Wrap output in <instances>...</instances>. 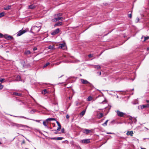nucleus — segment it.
<instances>
[{"label": "nucleus", "mask_w": 149, "mask_h": 149, "mask_svg": "<svg viewBox=\"0 0 149 149\" xmlns=\"http://www.w3.org/2000/svg\"><path fill=\"white\" fill-rule=\"evenodd\" d=\"M56 119L55 118H49L47 119L45 121L43 122V124L44 126L47 127H48L47 125L48 124V122L49 121H50L52 120H56Z\"/></svg>", "instance_id": "nucleus-1"}, {"label": "nucleus", "mask_w": 149, "mask_h": 149, "mask_svg": "<svg viewBox=\"0 0 149 149\" xmlns=\"http://www.w3.org/2000/svg\"><path fill=\"white\" fill-rule=\"evenodd\" d=\"M41 27L39 26L37 27V26H34L32 27L31 30L34 33H37L39 31Z\"/></svg>", "instance_id": "nucleus-2"}, {"label": "nucleus", "mask_w": 149, "mask_h": 149, "mask_svg": "<svg viewBox=\"0 0 149 149\" xmlns=\"http://www.w3.org/2000/svg\"><path fill=\"white\" fill-rule=\"evenodd\" d=\"M11 125L13 126H15L17 127H23L24 125L21 124H19L16 123H12Z\"/></svg>", "instance_id": "nucleus-3"}, {"label": "nucleus", "mask_w": 149, "mask_h": 149, "mask_svg": "<svg viewBox=\"0 0 149 149\" xmlns=\"http://www.w3.org/2000/svg\"><path fill=\"white\" fill-rule=\"evenodd\" d=\"M116 113H117V115L120 117H123L124 115H125V113L120 111L119 110H117L116 111Z\"/></svg>", "instance_id": "nucleus-4"}, {"label": "nucleus", "mask_w": 149, "mask_h": 149, "mask_svg": "<svg viewBox=\"0 0 149 149\" xmlns=\"http://www.w3.org/2000/svg\"><path fill=\"white\" fill-rule=\"evenodd\" d=\"M26 32V30H21L19 31L18 33L17 34V36H19L25 33Z\"/></svg>", "instance_id": "nucleus-5"}, {"label": "nucleus", "mask_w": 149, "mask_h": 149, "mask_svg": "<svg viewBox=\"0 0 149 149\" xmlns=\"http://www.w3.org/2000/svg\"><path fill=\"white\" fill-rule=\"evenodd\" d=\"M60 31V30L59 29V28H57L52 33V35H54L57 34H58L59 33Z\"/></svg>", "instance_id": "nucleus-6"}, {"label": "nucleus", "mask_w": 149, "mask_h": 149, "mask_svg": "<svg viewBox=\"0 0 149 149\" xmlns=\"http://www.w3.org/2000/svg\"><path fill=\"white\" fill-rule=\"evenodd\" d=\"M63 18L62 17H58L57 18H56L55 19H53L52 20L53 22H56L59 20H61L62 21L63 20Z\"/></svg>", "instance_id": "nucleus-7"}, {"label": "nucleus", "mask_w": 149, "mask_h": 149, "mask_svg": "<svg viewBox=\"0 0 149 149\" xmlns=\"http://www.w3.org/2000/svg\"><path fill=\"white\" fill-rule=\"evenodd\" d=\"M81 80L82 83L83 84H90V83L86 80H85L84 79H81Z\"/></svg>", "instance_id": "nucleus-8"}, {"label": "nucleus", "mask_w": 149, "mask_h": 149, "mask_svg": "<svg viewBox=\"0 0 149 149\" xmlns=\"http://www.w3.org/2000/svg\"><path fill=\"white\" fill-rule=\"evenodd\" d=\"M81 142L82 143L87 144L90 142V141L89 139H86L82 140Z\"/></svg>", "instance_id": "nucleus-9"}, {"label": "nucleus", "mask_w": 149, "mask_h": 149, "mask_svg": "<svg viewBox=\"0 0 149 149\" xmlns=\"http://www.w3.org/2000/svg\"><path fill=\"white\" fill-rule=\"evenodd\" d=\"M52 140H62L63 138V137H53V138H50Z\"/></svg>", "instance_id": "nucleus-10"}, {"label": "nucleus", "mask_w": 149, "mask_h": 149, "mask_svg": "<svg viewBox=\"0 0 149 149\" xmlns=\"http://www.w3.org/2000/svg\"><path fill=\"white\" fill-rule=\"evenodd\" d=\"M148 107H149V104H147L146 105H143L141 106V109H142Z\"/></svg>", "instance_id": "nucleus-11"}, {"label": "nucleus", "mask_w": 149, "mask_h": 149, "mask_svg": "<svg viewBox=\"0 0 149 149\" xmlns=\"http://www.w3.org/2000/svg\"><path fill=\"white\" fill-rule=\"evenodd\" d=\"M56 123L58 126L56 130L58 131L61 128V126L60 123L58 121H56Z\"/></svg>", "instance_id": "nucleus-12"}, {"label": "nucleus", "mask_w": 149, "mask_h": 149, "mask_svg": "<svg viewBox=\"0 0 149 149\" xmlns=\"http://www.w3.org/2000/svg\"><path fill=\"white\" fill-rule=\"evenodd\" d=\"M133 134H134V133L133 132V131H128L126 133V134L127 135H128V136L130 135L131 136H132Z\"/></svg>", "instance_id": "nucleus-13"}, {"label": "nucleus", "mask_w": 149, "mask_h": 149, "mask_svg": "<svg viewBox=\"0 0 149 149\" xmlns=\"http://www.w3.org/2000/svg\"><path fill=\"white\" fill-rule=\"evenodd\" d=\"M13 95H15L19 96H21L22 95V94L21 93H18L17 92H14L13 93Z\"/></svg>", "instance_id": "nucleus-14"}, {"label": "nucleus", "mask_w": 149, "mask_h": 149, "mask_svg": "<svg viewBox=\"0 0 149 149\" xmlns=\"http://www.w3.org/2000/svg\"><path fill=\"white\" fill-rule=\"evenodd\" d=\"M62 15V14L61 13H59L55 14L54 15V17H60V16Z\"/></svg>", "instance_id": "nucleus-15"}, {"label": "nucleus", "mask_w": 149, "mask_h": 149, "mask_svg": "<svg viewBox=\"0 0 149 149\" xmlns=\"http://www.w3.org/2000/svg\"><path fill=\"white\" fill-rule=\"evenodd\" d=\"M65 43L63 44H60L59 45V47L61 48H62L65 46Z\"/></svg>", "instance_id": "nucleus-16"}, {"label": "nucleus", "mask_w": 149, "mask_h": 149, "mask_svg": "<svg viewBox=\"0 0 149 149\" xmlns=\"http://www.w3.org/2000/svg\"><path fill=\"white\" fill-rule=\"evenodd\" d=\"M62 23L61 22H58L57 23L54 25V26H59L62 25Z\"/></svg>", "instance_id": "nucleus-17"}, {"label": "nucleus", "mask_w": 149, "mask_h": 149, "mask_svg": "<svg viewBox=\"0 0 149 149\" xmlns=\"http://www.w3.org/2000/svg\"><path fill=\"white\" fill-rule=\"evenodd\" d=\"M86 109L82 111L80 113V115L81 116H83L85 114Z\"/></svg>", "instance_id": "nucleus-18"}, {"label": "nucleus", "mask_w": 149, "mask_h": 149, "mask_svg": "<svg viewBox=\"0 0 149 149\" xmlns=\"http://www.w3.org/2000/svg\"><path fill=\"white\" fill-rule=\"evenodd\" d=\"M21 77L19 76H17L16 77V78L14 81H18L21 80Z\"/></svg>", "instance_id": "nucleus-19"}, {"label": "nucleus", "mask_w": 149, "mask_h": 149, "mask_svg": "<svg viewBox=\"0 0 149 149\" xmlns=\"http://www.w3.org/2000/svg\"><path fill=\"white\" fill-rule=\"evenodd\" d=\"M84 133L86 134H88V133H90V132H91V130H88V129H85L84 130Z\"/></svg>", "instance_id": "nucleus-20"}, {"label": "nucleus", "mask_w": 149, "mask_h": 149, "mask_svg": "<svg viewBox=\"0 0 149 149\" xmlns=\"http://www.w3.org/2000/svg\"><path fill=\"white\" fill-rule=\"evenodd\" d=\"M48 48L49 49L53 50L55 49L54 45H50L48 47Z\"/></svg>", "instance_id": "nucleus-21"}, {"label": "nucleus", "mask_w": 149, "mask_h": 149, "mask_svg": "<svg viewBox=\"0 0 149 149\" xmlns=\"http://www.w3.org/2000/svg\"><path fill=\"white\" fill-rule=\"evenodd\" d=\"M35 8V6L33 5H31L29 6V8L31 9H33Z\"/></svg>", "instance_id": "nucleus-22"}, {"label": "nucleus", "mask_w": 149, "mask_h": 149, "mask_svg": "<svg viewBox=\"0 0 149 149\" xmlns=\"http://www.w3.org/2000/svg\"><path fill=\"white\" fill-rule=\"evenodd\" d=\"M11 6L10 5H8L7 6H6L5 7H4L3 9L5 10H8L10 9Z\"/></svg>", "instance_id": "nucleus-23"}, {"label": "nucleus", "mask_w": 149, "mask_h": 149, "mask_svg": "<svg viewBox=\"0 0 149 149\" xmlns=\"http://www.w3.org/2000/svg\"><path fill=\"white\" fill-rule=\"evenodd\" d=\"M31 52L29 51L28 50L25 51L24 52V54L26 55H28L31 54Z\"/></svg>", "instance_id": "nucleus-24"}, {"label": "nucleus", "mask_w": 149, "mask_h": 149, "mask_svg": "<svg viewBox=\"0 0 149 149\" xmlns=\"http://www.w3.org/2000/svg\"><path fill=\"white\" fill-rule=\"evenodd\" d=\"M42 93L43 94H45L47 93V91L46 89H45L42 91Z\"/></svg>", "instance_id": "nucleus-25"}, {"label": "nucleus", "mask_w": 149, "mask_h": 149, "mask_svg": "<svg viewBox=\"0 0 149 149\" xmlns=\"http://www.w3.org/2000/svg\"><path fill=\"white\" fill-rule=\"evenodd\" d=\"M93 97L91 96H89L87 99V100L88 101H90L92 100Z\"/></svg>", "instance_id": "nucleus-26"}, {"label": "nucleus", "mask_w": 149, "mask_h": 149, "mask_svg": "<svg viewBox=\"0 0 149 149\" xmlns=\"http://www.w3.org/2000/svg\"><path fill=\"white\" fill-rule=\"evenodd\" d=\"M108 120H107L104 123L102 124V125L104 126H106L107 125V123L108 122Z\"/></svg>", "instance_id": "nucleus-27"}, {"label": "nucleus", "mask_w": 149, "mask_h": 149, "mask_svg": "<svg viewBox=\"0 0 149 149\" xmlns=\"http://www.w3.org/2000/svg\"><path fill=\"white\" fill-rule=\"evenodd\" d=\"M13 39V36L8 35V40H10Z\"/></svg>", "instance_id": "nucleus-28"}, {"label": "nucleus", "mask_w": 149, "mask_h": 149, "mask_svg": "<svg viewBox=\"0 0 149 149\" xmlns=\"http://www.w3.org/2000/svg\"><path fill=\"white\" fill-rule=\"evenodd\" d=\"M5 15V13L4 12L0 13V18L4 16Z\"/></svg>", "instance_id": "nucleus-29"}, {"label": "nucleus", "mask_w": 149, "mask_h": 149, "mask_svg": "<svg viewBox=\"0 0 149 149\" xmlns=\"http://www.w3.org/2000/svg\"><path fill=\"white\" fill-rule=\"evenodd\" d=\"M132 11H129V12H128L129 13V12H131V13H130V14H128V17L129 18H132Z\"/></svg>", "instance_id": "nucleus-30"}, {"label": "nucleus", "mask_w": 149, "mask_h": 149, "mask_svg": "<svg viewBox=\"0 0 149 149\" xmlns=\"http://www.w3.org/2000/svg\"><path fill=\"white\" fill-rule=\"evenodd\" d=\"M95 68H96L97 69H99L101 68L100 66L99 65H96L95 66Z\"/></svg>", "instance_id": "nucleus-31"}, {"label": "nucleus", "mask_w": 149, "mask_h": 149, "mask_svg": "<svg viewBox=\"0 0 149 149\" xmlns=\"http://www.w3.org/2000/svg\"><path fill=\"white\" fill-rule=\"evenodd\" d=\"M49 64H50V63H49L48 62V63H47L43 67V68H45L47 66H48Z\"/></svg>", "instance_id": "nucleus-32"}, {"label": "nucleus", "mask_w": 149, "mask_h": 149, "mask_svg": "<svg viewBox=\"0 0 149 149\" xmlns=\"http://www.w3.org/2000/svg\"><path fill=\"white\" fill-rule=\"evenodd\" d=\"M103 116V114L102 113H99V118H100L102 117Z\"/></svg>", "instance_id": "nucleus-33"}, {"label": "nucleus", "mask_w": 149, "mask_h": 149, "mask_svg": "<svg viewBox=\"0 0 149 149\" xmlns=\"http://www.w3.org/2000/svg\"><path fill=\"white\" fill-rule=\"evenodd\" d=\"M8 36V35L7 34H5V35H4L3 38L7 40Z\"/></svg>", "instance_id": "nucleus-34"}, {"label": "nucleus", "mask_w": 149, "mask_h": 149, "mask_svg": "<svg viewBox=\"0 0 149 149\" xmlns=\"http://www.w3.org/2000/svg\"><path fill=\"white\" fill-rule=\"evenodd\" d=\"M149 39V37H146L144 38V40L143 41H145L146 40Z\"/></svg>", "instance_id": "nucleus-35"}, {"label": "nucleus", "mask_w": 149, "mask_h": 149, "mask_svg": "<svg viewBox=\"0 0 149 149\" xmlns=\"http://www.w3.org/2000/svg\"><path fill=\"white\" fill-rule=\"evenodd\" d=\"M3 87V85L1 84V83H0V90L2 89Z\"/></svg>", "instance_id": "nucleus-36"}, {"label": "nucleus", "mask_w": 149, "mask_h": 149, "mask_svg": "<svg viewBox=\"0 0 149 149\" xmlns=\"http://www.w3.org/2000/svg\"><path fill=\"white\" fill-rule=\"evenodd\" d=\"M3 36H4V35H3L2 33H0V38H3Z\"/></svg>", "instance_id": "nucleus-37"}, {"label": "nucleus", "mask_w": 149, "mask_h": 149, "mask_svg": "<svg viewBox=\"0 0 149 149\" xmlns=\"http://www.w3.org/2000/svg\"><path fill=\"white\" fill-rule=\"evenodd\" d=\"M5 79H0V82H1V83L3 82V81Z\"/></svg>", "instance_id": "nucleus-38"}, {"label": "nucleus", "mask_w": 149, "mask_h": 149, "mask_svg": "<svg viewBox=\"0 0 149 149\" xmlns=\"http://www.w3.org/2000/svg\"><path fill=\"white\" fill-rule=\"evenodd\" d=\"M79 102H78L76 101L75 102V104L76 106H78L79 105Z\"/></svg>", "instance_id": "nucleus-39"}, {"label": "nucleus", "mask_w": 149, "mask_h": 149, "mask_svg": "<svg viewBox=\"0 0 149 149\" xmlns=\"http://www.w3.org/2000/svg\"><path fill=\"white\" fill-rule=\"evenodd\" d=\"M88 57L89 58H91L93 57V56L91 54H90L88 55Z\"/></svg>", "instance_id": "nucleus-40"}, {"label": "nucleus", "mask_w": 149, "mask_h": 149, "mask_svg": "<svg viewBox=\"0 0 149 149\" xmlns=\"http://www.w3.org/2000/svg\"><path fill=\"white\" fill-rule=\"evenodd\" d=\"M37 49V48L36 47H34L33 48V50L34 51L36 50Z\"/></svg>", "instance_id": "nucleus-41"}, {"label": "nucleus", "mask_w": 149, "mask_h": 149, "mask_svg": "<svg viewBox=\"0 0 149 149\" xmlns=\"http://www.w3.org/2000/svg\"><path fill=\"white\" fill-rule=\"evenodd\" d=\"M61 132H62V133H64V128H63L62 130H61Z\"/></svg>", "instance_id": "nucleus-42"}, {"label": "nucleus", "mask_w": 149, "mask_h": 149, "mask_svg": "<svg viewBox=\"0 0 149 149\" xmlns=\"http://www.w3.org/2000/svg\"><path fill=\"white\" fill-rule=\"evenodd\" d=\"M66 118L68 119L69 118V116L68 115H67L66 116Z\"/></svg>", "instance_id": "nucleus-43"}, {"label": "nucleus", "mask_w": 149, "mask_h": 149, "mask_svg": "<svg viewBox=\"0 0 149 149\" xmlns=\"http://www.w3.org/2000/svg\"><path fill=\"white\" fill-rule=\"evenodd\" d=\"M52 125L53 127H54L55 126V124L54 123H52Z\"/></svg>", "instance_id": "nucleus-44"}, {"label": "nucleus", "mask_w": 149, "mask_h": 149, "mask_svg": "<svg viewBox=\"0 0 149 149\" xmlns=\"http://www.w3.org/2000/svg\"><path fill=\"white\" fill-rule=\"evenodd\" d=\"M25 143V141L24 140L23 141L22 143V144H24Z\"/></svg>", "instance_id": "nucleus-45"}, {"label": "nucleus", "mask_w": 149, "mask_h": 149, "mask_svg": "<svg viewBox=\"0 0 149 149\" xmlns=\"http://www.w3.org/2000/svg\"><path fill=\"white\" fill-rule=\"evenodd\" d=\"M99 75H101V72H99Z\"/></svg>", "instance_id": "nucleus-46"}, {"label": "nucleus", "mask_w": 149, "mask_h": 149, "mask_svg": "<svg viewBox=\"0 0 149 149\" xmlns=\"http://www.w3.org/2000/svg\"><path fill=\"white\" fill-rule=\"evenodd\" d=\"M146 102L147 103H148V102H149V100H146Z\"/></svg>", "instance_id": "nucleus-47"}, {"label": "nucleus", "mask_w": 149, "mask_h": 149, "mask_svg": "<svg viewBox=\"0 0 149 149\" xmlns=\"http://www.w3.org/2000/svg\"><path fill=\"white\" fill-rule=\"evenodd\" d=\"M19 117L20 118H25L24 117H23V116H19Z\"/></svg>", "instance_id": "nucleus-48"}, {"label": "nucleus", "mask_w": 149, "mask_h": 149, "mask_svg": "<svg viewBox=\"0 0 149 149\" xmlns=\"http://www.w3.org/2000/svg\"><path fill=\"white\" fill-rule=\"evenodd\" d=\"M141 149H146L145 148H141Z\"/></svg>", "instance_id": "nucleus-49"}, {"label": "nucleus", "mask_w": 149, "mask_h": 149, "mask_svg": "<svg viewBox=\"0 0 149 149\" xmlns=\"http://www.w3.org/2000/svg\"><path fill=\"white\" fill-rule=\"evenodd\" d=\"M54 134H57V132H55L54 133Z\"/></svg>", "instance_id": "nucleus-50"}, {"label": "nucleus", "mask_w": 149, "mask_h": 149, "mask_svg": "<svg viewBox=\"0 0 149 149\" xmlns=\"http://www.w3.org/2000/svg\"><path fill=\"white\" fill-rule=\"evenodd\" d=\"M107 134H111V133L109 132V133H107Z\"/></svg>", "instance_id": "nucleus-51"}, {"label": "nucleus", "mask_w": 149, "mask_h": 149, "mask_svg": "<svg viewBox=\"0 0 149 149\" xmlns=\"http://www.w3.org/2000/svg\"><path fill=\"white\" fill-rule=\"evenodd\" d=\"M139 18H137L138 21H139Z\"/></svg>", "instance_id": "nucleus-52"}, {"label": "nucleus", "mask_w": 149, "mask_h": 149, "mask_svg": "<svg viewBox=\"0 0 149 149\" xmlns=\"http://www.w3.org/2000/svg\"><path fill=\"white\" fill-rule=\"evenodd\" d=\"M149 48H147V49L148 50H149Z\"/></svg>", "instance_id": "nucleus-53"}, {"label": "nucleus", "mask_w": 149, "mask_h": 149, "mask_svg": "<svg viewBox=\"0 0 149 149\" xmlns=\"http://www.w3.org/2000/svg\"><path fill=\"white\" fill-rule=\"evenodd\" d=\"M25 149H29L28 148H25Z\"/></svg>", "instance_id": "nucleus-54"}, {"label": "nucleus", "mask_w": 149, "mask_h": 149, "mask_svg": "<svg viewBox=\"0 0 149 149\" xmlns=\"http://www.w3.org/2000/svg\"><path fill=\"white\" fill-rule=\"evenodd\" d=\"M0 144H1V143L0 142Z\"/></svg>", "instance_id": "nucleus-55"}, {"label": "nucleus", "mask_w": 149, "mask_h": 149, "mask_svg": "<svg viewBox=\"0 0 149 149\" xmlns=\"http://www.w3.org/2000/svg\"><path fill=\"white\" fill-rule=\"evenodd\" d=\"M54 104H56V103H55Z\"/></svg>", "instance_id": "nucleus-56"}]
</instances>
